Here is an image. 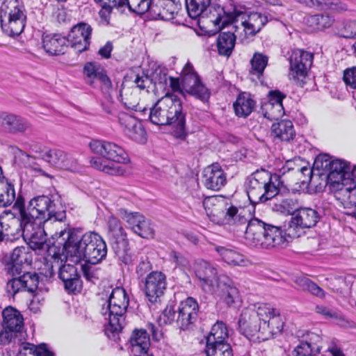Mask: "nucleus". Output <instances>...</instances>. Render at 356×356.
I'll list each match as a JSON object with an SVG mask.
<instances>
[{
	"label": "nucleus",
	"instance_id": "7c9ffc66",
	"mask_svg": "<svg viewBox=\"0 0 356 356\" xmlns=\"http://www.w3.org/2000/svg\"><path fill=\"white\" fill-rule=\"evenodd\" d=\"M268 57L264 54L256 52L254 54L250 63L252 66L251 73L257 76L259 85L257 86L264 88H273V83L264 76V71L268 65Z\"/></svg>",
	"mask_w": 356,
	"mask_h": 356
},
{
	"label": "nucleus",
	"instance_id": "bb28decb",
	"mask_svg": "<svg viewBox=\"0 0 356 356\" xmlns=\"http://www.w3.org/2000/svg\"><path fill=\"white\" fill-rule=\"evenodd\" d=\"M351 170L350 163L340 159H333L325 172H327V179L337 184L343 186L348 184V174Z\"/></svg>",
	"mask_w": 356,
	"mask_h": 356
},
{
	"label": "nucleus",
	"instance_id": "c9c22d12",
	"mask_svg": "<svg viewBox=\"0 0 356 356\" xmlns=\"http://www.w3.org/2000/svg\"><path fill=\"white\" fill-rule=\"evenodd\" d=\"M255 102L249 92H242L238 95L233 106L236 115L239 118L248 117L253 111Z\"/></svg>",
	"mask_w": 356,
	"mask_h": 356
},
{
	"label": "nucleus",
	"instance_id": "e2e57ef3",
	"mask_svg": "<svg viewBox=\"0 0 356 356\" xmlns=\"http://www.w3.org/2000/svg\"><path fill=\"white\" fill-rule=\"evenodd\" d=\"M96 264L86 263L81 266V269L84 277L89 282L95 283L99 279L97 275Z\"/></svg>",
	"mask_w": 356,
	"mask_h": 356
},
{
	"label": "nucleus",
	"instance_id": "4c0bfd02",
	"mask_svg": "<svg viewBox=\"0 0 356 356\" xmlns=\"http://www.w3.org/2000/svg\"><path fill=\"white\" fill-rule=\"evenodd\" d=\"M216 252L222 259L228 264L234 266H245L248 261L244 255L236 250L227 248L222 246H216Z\"/></svg>",
	"mask_w": 356,
	"mask_h": 356
},
{
	"label": "nucleus",
	"instance_id": "4be33fe9",
	"mask_svg": "<svg viewBox=\"0 0 356 356\" xmlns=\"http://www.w3.org/2000/svg\"><path fill=\"white\" fill-rule=\"evenodd\" d=\"M204 186L209 190L218 191L227 183L226 173L218 163L209 165L203 170Z\"/></svg>",
	"mask_w": 356,
	"mask_h": 356
},
{
	"label": "nucleus",
	"instance_id": "c03bdc74",
	"mask_svg": "<svg viewBox=\"0 0 356 356\" xmlns=\"http://www.w3.org/2000/svg\"><path fill=\"white\" fill-rule=\"evenodd\" d=\"M204 352L207 356H234L232 348L229 343L206 344Z\"/></svg>",
	"mask_w": 356,
	"mask_h": 356
},
{
	"label": "nucleus",
	"instance_id": "393cba45",
	"mask_svg": "<svg viewBox=\"0 0 356 356\" xmlns=\"http://www.w3.org/2000/svg\"><path fill=\"white\" fill-rule=\"evenodd\" d=\"M0 127L6 133H24L30 128L29 122L20 115L0 111Z\"/></svg>",
	"mask_w": 356,
	"mask_h": 356
},
{
	"label": "nucleus",
	"instance_id": "a19ab883",
	"mask_svg": "<svg viewBox=\"0 0 356 356\" xmlns=\"http://www.w3.org/2000/svg\"><path fill=\"white\" fill-rule=\"evenodd\" d=\"M17 199L14 184L10 180L0 182V207H8Z\"/></svg>",
	"mask_w": 356,
	"mask_h": 356
},
{
	"label": "nucleus",
	"instance_id": "bf43d9fd",
	"mask_svg": "<svg viewBox=\"0 0 356 356\" xmlns=\"http://www.w3.org/2000/svg\"><path fill=\"white\" fill-rule=\"evenodd\" d=\"M177 310H175L174 307L167 305L163 311L162 314L158 318V323L160 325L171 324L172 322L176 321Z\"/></svg>",
	"mask_w": 356,
	"mask_h": 356
},
{
	"label": "nucleus",
	"instance_id": "58836bf2",
	"mask_svg": "<svg viewBox=\"0 0 356 356\" xmlns=\"http://www.w3.org/2000/svg\"><path fill=\"white\" fill-rule=\"evenodd\" d=\"M236 35L230 32L220 33L216 40V46L220 55L229 56L234 48Z\"/></svg>",
	"mask_w": 356,
	"mask_h": 356
},
{
	"label": "nucleus",
	"instance_id": "b1692460",
	"mask_svg": "<svg viewBox=\"0 0 356 356\" xmlns=\"http://www.w3.org/2000/svg\"><path fill=\"white\" fill-rule=\"evenodd\" d=\"M319 219L320 215L316 209L310 207L299 208L289 222V229L311 228L316 225Z\"/></svg>",
	"mask_w": 356,
	"mask_h": 356
},
{
	"label": "nucleus",
	"instance_id": "6e6d98bb",
	"mask_svg": "<svg viewBox=\"0 0 356 356\" xmlns=\"http://www.w3.org/2000/svg\"><path fill=\"white\" fill-rule=\"evenodd\" d=\"M340 193L343 195L342 204L344 209L356 208V187L353 186L340 189Z\"/></svg>",
	"mask_w": 356,
	"mask_h": 356
},
{
	"label": "nucleus",
	"instance_id": "a18cd8bd",
	"mask_svg": "<svg viewBox=\"0 0 356 356\" xmlns=\"http://www.w3.org/2000/svg\"><path fill=\"white\" fill-rule=\"evenodd\" d=\"M295 283L301 290L307 291L317 297L323 298L325 296L324 291L316 283L306 277H296Z\"/></svg>",
	"mask_w": 356,
	"mask_h": 356
},
{
	"label": "nucleus",
	"instance_id": "c85d7f7f",
	"mask_svg": "<svg viewBox=\"0 0 356 356\" xmlns=\"http://www.w3.org/2000/svg\"><path fill=\"white\" fill-rule=\"evenodd\" d=\"M270 136L274 141L290 142L293 140L296 133L293 122L289 120H281L273 123Z\"/></svg>",
	"mask_w": 356,
	"mask_h": 356
},
{
	"label": "nucleus",
	"instance_id": "ea45409f",
	"mask_svg": "<svg viewBox=\"0 0 356 356\" xmlns=\"http://www.w3.org/2000/svg\"><path fill=\"white\" fill-rule=\"evenodd\" d=\"M18 356H54V353L47 348L45 343L35 346L30 343H23L20 346Z\"/></svg>",
	"mask_w": 356,
	"mask_h": 356
},
{
	"label": "nucleus",
	"instance_id": "3c124183",
	"mask_svg": "<svg viewBox=\"0 0 356 356\" xmlns=\"http://www.w3.org/2000/svg\"><path fill=\"white\" fill-rule=\"evenodd\" d=\"M124 134L138 143L143 144L147 141L146 131L139 120L136 122L133 128L131 127L129 129H127Z\"/></svg>",
	"mask_w": 356,
	"mask_h": 356
},
{
	"label": "nucleus",
	"instance_id": "f03ea898",
	"mask_svg": "<svg viewBox=\"0 0 356 356\" xmlns=\"http://www.w3.org/2000/svg\"><path fill=\"white\" fill-rule=\"evenodd\" d=\"M60 237L64 241L63 252L65 257L91 264H98L106 257V243L97 232H87L80 235L75 229L62 230Z\"/></svg>",
	"mask_w": 356,
	"mask_h": 356
},
{
	"label": "nucleus",
	"instance_id": "f3484780",
	"mask_svg": "<svg viewBox=\"0 0 356 356\" xmlns=\"http://www.w3.org/2000/svg\"><path fill=\"white\" fill-rule=\"evenodd\" d=\"M92 31L90 25L80 22L71 28L66 38L72 48L79 53H82L87 51L90 47Z\"/></svg>",
	"mask_w": 356,
	"mask_h": 356
},
{
	"label": "nucleus",
	"instance_id": "aec40b11",
	"mask_svg": "<svg viewBox=\"0 0 356 356\" xmlns=\"http://www.w3.org/2000/svg\"><path fill=\"white\" fill-rule=\"evenodd\" d=\"M148 11L155 19L171 20L181 8L179 0H152Z\"/></svg>",
	"mask_w": 356,
	"mask_h": 356
},
{
	"label": "nucleus",
	"instance_id": "412c9836",
	"mask_svg": "<svg viewBox=\"0 0 356 356\" xmlns=\"http://www.w3.org/2000/svg\"><path fill=\"white\" fill-rule=\"evenodd\" d=\"M165 289L166 277L161 272H152L145 277L144 291L150 302H156L163 295Z\"/></svg>",
	"mask_w": 356,
	"mask_h": 356
},
{
	"label": "nucleus",
	"instance_id": "79ce46f5",
	"mask_svg": "<svg viewBox=\"0 0 356 356\" xmlns=\"http://www.w3.org/2000/svg\"><path fill=\"white\" fill-rule=\"evenodd\" d=\"M298 209V200L291 196L282 199L280 202L275 203L273 207V210L284 215H292V216Z\"/></svg>",
	"mask_w": 356,
	"mask_h": 356
},
{
	"label": "nucleus",
	"instance_id": "8fccbe9b",
	"mask_svg": "<svg viewBox=\"0 0 356 356\" xmlns=\"http://www.w3.org/2000/svg\"><path fill=\"white\" fill-rule=\"evenodd\" d=\"M118 215L128 224L129 228L135 232L138 225L143 218V215L138 212H129L127 209L120 208L118 211Z\"/></svg>",
	"mask_w": 356,
	"mask_h": 356
},
{
	"label": "nucleus",
	"instance_id": "0e129e2a",
	"mask_svg": "<svg viewBox=\"0 0 356 356\" xmlns=\"http://www.w3.org/2000/svg\"><path fill=\"white\" fill-rule=\"evenodd\" d=\"M332 160L333 159L329 154H320L316 157L314 163V166L317 170H322L326 172L329 166L332 163Z\"/></svg>",
	"mask_w": 356,
	"mask_h": 356
},
{
	"label": "nucleus",
	"instance_id": "5fc2aeb1",
	"mask_svg": "<svg viewBox=\"0 0 356 356\" xmlns=\"http://www.w3.org/2000/svg\"><path fill=\"white\" fill-rule=\"evenodd\" d=\"M258 315L259 321H263L264 326L269 327V321L275 316H279V312L274 308L270 307L265 304L258 307L257 311L254 312Z\"/></svg>",
	"mask_w": 356,
	"mask_h": 356
},
{
	"label": "nucleus",
	"instance_id": "c756f323",
	"mask_svg": "<svg viewBox=\"0 0 356 356\" xmlns=\"http://www.w3.org/2000/svg\"><path fill=\"white\" fill-rule=\"evenodd\" d=\"M83 73L88 78L92 79L91 86L96 80L101 83L102 88L109 89L112 87L111 81L108 76L106 70L98 63H86L83 67Z\"/></svg>",
	"mask_w": 356,
	"mask_h": 356
},
{
	"label": "nucleus",
	"instance_id": "37998d69",
	"mask_svg": "<svg viewBox=\"0 0 356 356\" xmlns=\"http://www.w3.org/2000/svg\"><path fill=\"white\" fill-rule=\"evenodd\" d=\"M35 152H38L39 157L46 162L57 168H60L61 161H59V159L63 155V150L48 148L41 149L40 147L38 149L35 147Z\"/></svg>",
	"mask_w": 356,
	"mask_h": 356
},
{
	"label": "nucleus",
	"instance_id": "338daca9",
	"mask_svg": "<svg viewBox=\"0 0 356 356\" xmlns=\"http://www.w3.org/2000/svg\"><path fill=\"white\" fill-rule=\"evenodd\" d=\"M343 81L346 86L356 89V67H348L343 71Z\"/></svg>",
	"mask_w": 356,
	"mask_h": 356
},
{
	"label": "nucleus",
	"instance_id": "ddd939ff",
	"mask_svg": "<svg viewBox=\"0 0 356 356\" xmlns=\"http://www.w3.org/2000/svg\"><path fill=\"white\" fill-rule=\"evenodd\" d=\"M168 68L154 61L148 62V67L143 70L141 76L137 75L134 82L140 89L149 88L151 84L157 85L166 89L168 80Z\"/></svg>",
	"mask_w": 356,
	"mask_h": 356
},
{
	"label": "nucleus",
	"instance_id": "9d476101",
	"mask_svg": "<svg viewBox=\"0 0 356 356\" xmlns=\"http://www.w3.org/2000/svg\"><path fill=\"white\" fill-rule=\"evenodd\" d=\"M273 175L264 169L257 170L247 178V194L252 204L265 202L273 198L275 188L271 186Z\"/></svg>",
	"mask_w": 356,
	"mask_h": 356
},
{
	"label": "nucleus",
	"instance_id": "49530a36",
	"mask_svg": "<svg viewBox=\"0 0 356 356\" xmlns=\"http://www.w3.org/2000/svg\"><path fill=\"white\" fill-rule=\"evenodd\" d=\"M200 0H186V8L189 17L195 20L197 27L193 28L197 35L200 36Z\"/></svg>",
	"mask_w": 356,
	"mask_h": 356
},
{
	"label": "nucleus",
	"instance_id": "a878e982",
	"mask_svg": "<svg viewBox=\"0 0 356 356\" xmlns=\"http://www.w3.org/2000/svg\"><path fill=\"white\" fill-rule=\"evenodd\" d=\"M52 258L53 262L45 264L46 271L42 273L46 277H51L54 275V268L58 269V277L63 283L79 275L74 266L65 264L61 265L63 259L59 253H54Z\"/></svg>",
	"mask_w": 356,
	"mask_h": 356
},
{
	"label": "nucleus",
	"instance_id": "6ab92c4d",
	"mask_svg": "<svg viewBox=\"0 0 356 356\" xmlns=\"http://www.w3.org/2000/svg\"><path fill=\"white\" fill-rule=\"evenodd\" d=\"M32 253L28 247H17L10 254L7 273L12 276L19 275L32 263Z\"/></svg>",
	"mask_w": 356,
	"mask_h": 356
},
{
	"label": "nucleus",
	"instance_id": "cd10ccee",
	"mask_svg": "<svg viewBox=\"0 0 356 356\" xmlns=\"http://www.w3.org/2000/svg\"><path fill=\"white\" fill-rule=\"evenodd\" d=\"M239 332L248 339L254 337L261 330V322L254 311L250 314L243 313L238 321Z\"/></svg>",
	"mask_w": 356,
	"mask_h": 356
},
{
	"label": "nucleus",
	"instance_id": "052dcab7",
	"mask_svg": "<svg viewBox=\"0 0 356 356\" xmlns=\"http://www.w3.org/2000/svg\"><path fill=\"white\" fill-rule=\"evenodd\" d=\"M118 119L124 134L127 129H129L131 127L133 128V126H134L136 122L138 120L136 118L124 112L120 113Z\"/></svg>",
	"mask_w": 356,
	"mask_h": 356
},
{
	"label": "nucleus",
	"instance_id": "2eb2a0df",
	"mask_svg": "<svg viewBox=\"0 0 356 356\" xmlns=\"http://www.w3.org/2000/svg\"><path fill=\"white\" fill-rule=\"evenodd\" d=\"M17 275L8 280L6 285L7 292L14 296L19 291H27L34 296L38 295L39 292L46 290L42 286L39 275L36 273H26Z\"/></svg>",
	"mask_w": 356,
	"mask_h": 356
},
{
	"label": "nucleus",
	"instance_id": "603ef678",
	"mask_svg": "<svg viewBox=\"0 0 356 356\" xmlns=\"http://www.w3.org/2000/svg\"><path fill=\"white\" fill-rule=\"evenodd\" d=\"M108 237L115 252H122V250H128L129 241L124 230L120 232V233L110 235Z\"/></svg>",
	"mask_w": 356,
	"mask_h": 356
},
{
	"label": "nucleus",
	"instance_id": "39448f33",
	"mask_svg": "<svg viewBox=\"0 0 356 356\" xmlns=\"http://www.w3.org/2000/svg\"><path fill=\"white\" fill-rule=\"evenodd\" d=\"M245 238L249 245L261 248H282L287 243L290 229L286 225L275 226L258 218L248 220Z\"/></svg>",
	"mask_w": 356,
	"mask_h": 356
},
{
	"label": "nucleus",
	"instance_id": "20e7f679",
	"mask_svg": "<svg viewBox=\"0 0 356 356\" xmlns=\"http://www.w3.org/2000/svg\"><path fill=\"white\" fill-rule=\"evenodd\" d=\"M202 291L217 296L229 307H236L241 302L238 289L225 275H218L211 263L202 260Z\"/></svg>",
	"mask_w": 356,
	"mask_h": 356
},
{
	"label": "nucleus",
	"instance_id": "69168bd1",
	"mask_svg": "<svg viewBox=\"0 0 356 356\" xmlns=\"http://www.w3.org/2000/svg\"><path fill=\"white\" fill-rule=\"evenodd\" d=\"M271 186H273L275 191L273 193V197L277 195L286 194L289 192V189L282 180L281 176L276 174L273 175V180L272 181Z\"/></svg>",
	"mask_w": 356,
	"mask_h": 356
},
{
	"label": "nucleus",
	"instance_id": "2f4dec72",
	"mask_svg": "<svg viewBox=\"0 0 356 356\" xmlns=\"http://www.w3.org/2000/svg\"><path fill=\"white\" fill-rule=\"evenodd\" d=\"M67 40L60 34L47 35L42 38L44 49L50 55L58 56L64 54L67 47Z\"/></svg>",
	"mask_w": 356,
	"mask_h": 356
},
{
	"label": "nucleus",
	"instance_id": "13d9d810",
	"mask_svg": "<svg viewBox=\"0 0 356 356\" xmlns=\"http://www.w3.org/2000/svg\"><path fill=\"white\" fill-rule=\"evenodd\" d=\"M339 34L345 38H356V21H345L338 25Z\"/></svg>",
	"mask_w": 356,
	"mask_h": 356
},
{
	"label": "nucleus",
	"instance_id": "09e8293b",
	"mask_svg": "<svg viewBox=\"0 0 356 356\" xmlns=\"http://www.w3.org/2000/svg\"><path fill=\"white\" fill-rule=\"evenodd\" d=\"M319 353V346L308 340H301L293 350L295 356H311Z\"/></svg>",
	"mask_w": 356,
	"mask_h": 356
},
{
	"label": "nucleus",
	"instance_id": "72a5a7b5",
	"mask_svg": "<svg viewBox=\"0 0 356 356\" xmlns=\"http://www.w3.org/2000/svg\"><path fill=\"white\" fill-rule=\"evenodd\" d=\"M2 327L19 332L24 325V318L21 313L13 307H8L2 312Z\"/></svg>",
	"mask_w": 356,
	"mask_h": 356
},
{
	"label": "nucleus",
	"instance_id": "dca6fc26",
	"mask_svg": "<svg viewBox=\"0 0 356 356\" xmlns=\"http://www.w3.org/2000/svg\"><path fill=\"white\" fill-rule=\"evenodd\" d=\"M199 305L191 297L181 301L177 307L176 323L183 330H191L196 325L199 316Z\"/></svg>",
	"mask_w": 356,
	"mask_h": 356
},
{
	"label": "nucleus",
	"instance_id": "de8ad7c7",
	"mask_svg": "<svg viewBox=\"0 0 356 356\" xmlns=\"http://www.w3.org/2000/svg\"><path fill=\"white\" fill-rule=\"evenodd\" d=\"M302 4L308 7H320L334 10H345L346 6L337 0H304Z\"/></svg>",
	"mask_w": 356,
	"mask_h": 356
},
{
	"label": "nucleus",
	"instance_id": "423d86ee",
	"mask_svg": "<svg viewBox=\"0 0 356 356\" xmlns=\"http://www.w3.org/2000/svg\"><path fill=\"white\" fill-rule=\"evenodd\" d=\"M89 147L95 154L113 161L107 162L99 157L92 158L90 163L94 168L111 175H124L125 170L120 163H128L129 158L121 146L108 140H92Z\"/></svg>",
	"mask_w": 356,
	"mask_h": 356
},
{
	"label": "nucleus",
	"instance_id": "1a4fd4ad",
	"mask_svg": "<svg viewBox=\"0 0 356 356\" xmlns=\"http://www.w3.org/2000/svg\"><path fill=\"white\" fill-rule=\"evenodd\" d=\"M245 13L236 8L233 11L227 12L221 7L218 0H202V18H210V22L214 25V29L207 30L205 26H202V36H212L216 35L221 29L225 28L238 20L242 19Z\"/></svg>",
	"mask_w": 356,
	"mask_h": 356
},
{
	"label": "nucleus",
	"instance_id": "f257e3e1",
	"mask_svg": "<svg viewBox=\"0 0 356 356\" xmlns=\"http://www.w3.org/2000/svg\"><path fill=\"white\" fill-rule=\"evenodd\" d=\"M13 209L18 211L19 226L24 237L30 240L31 248H43L47 234L42 224L48 220L62 221L65 218L64 211H57L56 205L50 197L41 195L33 197L25 207L24 199L19 195Z\"/></svg>",
	"mask_w": 356,
	"mask_h": 356
},
{
	"label": "nucleus",
	"instance_id": "774afa93",
	"mask_svg": "<svg viewBox=\"0 0 356 356\" xmlns=\"http://www.w3.org/2000/svg\"><path fill=\"white\" fill-rule=\"evenodd\" d=\"M107 226L108 236L115 233H120V232L124 230L122 226L120 220L113 216L108 218L107 220Z\"/></svg>",
	"mask_w": 356,
	"mask_h": 356
},
{
	"label": "nucleus",
	"instance_id": "a211bd4d",
	"mask_svg": "<svg viewBox=\"0 0 356 356\" xmlns=\"http://www.w3.org/2000/svg\"><path fill=\"white\" fill-rule=\"evenodd\" d=\"M170 89H196L200 85V78L193 64L188 61L179 77L169 76Z\"/></svg>",
	"mask_w": 356,
	"mask_h": 356
},
{
	"label": "nucleus",
	"instance_id": "e433bc0d",
	"mask_svg": "<svg viewBox=\"0 0 356 356\" xmlns=\"http://www.w3.org/2000/svg\"><path fill=\"white\" fill-rule=\"evenodd\" d=\"M228 330L225 323L218 321L211 327L208 335L205 337L206 344H216L218 343H228Z\"/></svg>",
	"mask_w": 356,
	"mask_h": 356
},
{
	"label": "nucleus",
	"instance_id": "0eeeda50",
	"mask_svg": "<svg viewBox=\"0 0 356 356\" xmlns=\"http://www.w3.org/2000/svg\"><path fill=\"white\" fill-rule=\"evenodd\" d=\"M129 304V298L124 288L116 287L113 289L106 305H104L101 313L108 318V325L106 327V334L110 337L112 334L122 331L125 325V313Z\"/></svg>",
	"mask_w": 356,
	"mask_h": 356
},
{
	"label": "nucleus",
	"instance_id": "680f3d73",
	"mask_svg": "<svg viewBox=\"0 0 356 356\" xmlns=\"http://www.w3.org/2000/svg\"><path fill=\"white\" fill-rule=\"evenodd\" d=\"M64 284V288L66 291L69 293H79L82 289V281L80 278L79 275L73 277L69 281L65 282Z\"/></svg>",
	"mask_w": 356,
	"mask_h": 356
},
{
	"label": "nucleus",
	"instance_id": "864d4df0",
	"mask_svg": "<svg viewBox=\"0 0 356 356\" xmlns=\"http://www.w3.org/2000/svg\"><path fill=\"white\" fill-rule=\"evenodd\" d=\"M308 22L316 29L322 30L330 27L332 24L334 19L327 14H316L311 16Z\"/></svg>",
	"mask_w": 356,
	"mask_h": 356
},
{
	"label": "nucleus",
	"instance_id": "4d7b16f0",
	"mask_svg": "<svg viewBox=\"0 0 356 356\" xmlns=\"http://www.w3.org/2000/svg\"><path fill=\"white\" fill-rule=\"evenodd\" d=\"M135 234H138L142 238H153L154 235V229L152 223L145 216L140 220L139 225H138Z\"/></svg>",
	"mask_w": 356,
	"mask_h": 356
},
{
	"label": "nucleus",
	"instance_id": "f8f14e48",
	"mask_svg": "<svg viewBox=\"0 0 356 356\" xmlns=\"http://www.w3.org/2000/svg\"><path fill=\"white\" fill-rule=\"evenodd\" d=\"M312 53L302 49L294 50L290 57L289 78L297 87L302 88L308 79V72L313 63Z\"/></svg>",
	"mask_w": 356,
	"mask_h": 356
},
{
	"label": "nucleus",
	"instance_id": "5701e85b",
	"mask_svg": "<svg viewBox=\"0 0 356 356\" xmlns=\"http://www.w3.org/2000/svg\"><path fill=\"white\" fill-rule=\"evenodd\" d=\"M285 97L280 90H269L268 100L262 103L259 112L270 120L277 119L284 112L282 101Z\"/></svg>",
	"mask_w": 356,
	"mask_h": 356
},
{
	"label": "nucleus",
	"instance_id": "9b49d317",
	"mask_svg": "<svg viewBox=\"0 0 356 356\" xmlns=\"http://www.w3.org/2000/svg\"><path fill=\"white\" fill-rule=\"evenodd\" d=\"M101 102L103 109L111 115L115 111L116 102H120L129 109L142 112L147 110L139 104L138 92L134 90H105Z\"/></svg>",
	"mask_w": 356,
	"mask_h": 356
},
{
	"label": "nucleus",
	"instance_id": "4468645a",
	"mask_svg": "<svg viewBox=\"0 0 356 356\" xmlns=\"http://www.w3.org/2000/svg\"><path fill=\"white\" fill-rule=\"evenodd\" d=\"M209 200H204L203 206L206 215L209 220L214 224H234L238 222L241 225H245L248 219L238 213V209L235 206H230L228 208L223 209L220 204L213 205L211 209L208 207Z\"/></svg>",
	"mask_w": 356,
	"mask_h": 356
},
{
	"label": "nucleus",
	"instance_id": "f704fd0d",
	"mask_svg": "<svg viewBox=\"0 0 356 356\" xmlns=\"http://www.w3.org/2000/svg\"><path fill=\"white\" fill-rule=\"evenodd\" d=\"M268 22V17L260 13H252L248 19L242 21L243 31L247 35H254Z\"/></svg>",
	"mask_w": 356,
	"mask_h": 356
},
{
	"label": "nucleus",
	"instance_id": "7ed1b4c3",
	"mask_svg": "<svg viewBox=\"0 0 356 356\" xmlns=\"http://www.w3.org/2000/svg\"><path fill=\"white\" fill-rule=\"evenodd\" d=\"M149 118L156 125L172 126L177 138H183L186 135L182 104L175 92L166 93L157 100L149 110Z\"/></svg>",
	"mask_w": 356,
	"mask_h": 356
},
{
	"label": "nucleus",
	"instance_id": "473e14b6",
	"mask_svg": "<svg viewBox=\"0 0 356 356\" xmlns=\"http://www.w3.org/2000/svg\"><path fill=\"white\" fill-rule=\"evenodd\" d=\"M131 352L132 355L147 353L150 346L149 336L146 330H135L131 337Z\"/></svg>",
	"mask_w": 356,
	"mask_h": 356
},
{
	"label": "nucleus",
	"instance_id": "6e6552de",
	"mask_svg": "<svg viewBox=\"0 0 356 356\" xmlns=\"http://www.w3.org/2000/svg\"><path fill=\"white\" fill-rule=\"evenodd\" d=\"M26 20V11L22 0H4L0 7V22L6 35L11 38L19 36Z\"/></svg>",
	"mask_w": 356,
	"mask_h": 356
}]
</instances>
